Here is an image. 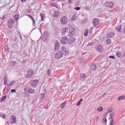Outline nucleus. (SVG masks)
Wrapping results in <instances>:
<instances>
[{"label":"nucleus","instance_id":"nucleus-1","mask_svg":"<svg viewBox=\"0 0 125 125\" xmlns=\"http://www.w3.org/2000/svg\"><path fill=\"white\" fill-rule=\"evenodd\" d=\"M24 92H26L27 93H31L33 94L36 92L35 89L32 88L31 87H26L24 89Z\"/></svg>","mask_w":125,"mask_h":125},{"label":"nucleus","instance_id":"nucleus-2","mask_svg":"<svg viewBox=\"0 0 125 125\" xmlns=\"http://www.w3.org/2000/svg\"><path fill=\"white\" fill-rule=\"evenodd\" d=\"M61 51L63 52V55L67 56L69 55V50L65 46H62L61 48Z\"/></svg>","mask_w":125,"mask_h":125},{"label":"nucleus","instance_id":"nucleus-3","mask_svg":"<svg viewBox=\"0 0 125 125\" xmlns=\"http://www.w3.org/2000/svg\"><path fill=\"white\" fill-rule=\"evenodd\" d=\"M30 84L31 87L36 88L37 86H38V84H39V80H31L30 82Z\"/></svg>","mask_w":125,"mask_h":125},{"label":"nucleus","instance_id":"nucleus-4","mask_svg":"<svg viewBox=\"0 0 125 125\" xmlns=\"http://www.w3.org/2000/svg\"><path fill=\"white\" fill-rule=\"evenodd\" d=\"M63 55H64V52H62L61 51H58L56 53L55 57L56 59H60V58L63 57Z\"/></svg>","mask_w":125,"mask_h":125},{"label":"nucleus","instance_id":"nucleus-5","mask_svg":"<svg viewBox=\"0 0 125 125\" xmlns=\"http://www.w3.org/2000/svg\"><path fill=\"white\" fill-rule=\"evenodd\" d=\"M34 71L32 70V69H28L27 71V74L25 75V78L30 79L34 75Z\"/></svg>","mask_w":125,"mask_h":125},{"label":"nucleus","instance_id":"nucleus-6","mask_svg":"<svg viewBox=\"0 0 125 125\" xmlns=\"http://www.w3.org/2000/svg\"><path fill=\"white\" fill-rule=\"evenodd\" d=\"M60 22L62 25H66L68 23V19L65 16H63L60 20Z\"/></svg>","mask_w":125,"mask_h":125},{"label":"nucleus","instance_id":"nucleus-7","mask_svg":"<svg viewBox=\"0 0 125 125\" xmlns=\"http://www.w3.org/2000/svg\"><path fill=\"white\" fill-rule=\"evenodd\" d=\"M9 29H12L14 26V21L12 19H10L8 22Z\"/></svg>","mask_w":125,"mask_h":125},{"label":"nucleus","instance_id":"nucleus-8","mask_svg":"<svg viewBox=\"0 0 125 125\" xmlns=\"http://www.w3.org/2000/svg\"><path fill=\"white\" fill-rule=\"evenodd\" d=\"M68 33H69V28L67 27L62 29V36H66V35H68Z\"/></svg>","mask_w":125,"mask_h":125},{"label":"nucleus","instance_id":"nucleus-9","mask_svg":"<svg viewBox=\"0 0 125 125\" xmlns=\"http://www.w3.org/2000/svg\"><path fill=\"white\" fill-rule=\"evenodd\" d=\"M104 5L106 7H108V8H113V7H114V3L112 2H105Z\"/></svg>","mask_w":125,"mask_h":125},{"label":"nucleus","instance_id":"nucleus-10","mask_svg":"<svg viewBox=\"0 0 125 125\" xmlns=\"http://www.w3.org/2000/svg\"><path fill=\"white\" fill-rule=\"evenodd\" d=\"M100 21L98 18L94 19L93 20V25L94 27H96L99 24Z\"/></svg>","mask_w":125,"mask_h":125},{"label":"nucleus","instance_id":"nucleus-11","mask_svg":"<svg viewBox=\"0 0 125 125\" xmlns=\"http://www.w3.org/2000/svg\"><path fill=\"white\" fill-rule=\"evenodd\" d=\"M68 38L66 37H63L61 40V42L62 44H66L68 42Z\"/></svg>","mask_w":125,"mask_h":125},{"label":"nucleus","instance_id":"nucleus-12","mask_svg":"<svg viewBox=\"0 0 125 125\" xmlns=\"http://www.w3.org/2000/svg\"><path fill=\"white\" fill-rule=\"evenodd\" d=\"M96 49L99 52L102 53L103 52V47L101 45H98L96 46Z\"/></svg>","mask_w":125,"mask_h":125},{"label":"nucleus","instance_id":"nucleus-13","mask_svg":"<svg viewBox=\"0 0 125 125\" xmlns=\"http://www.w3.org/2000/svg\"><path fill=\"white\" fill-rule=\"evenodd\" d=\"M76 42V38L75 37H73L70 38L68 41V44H72L73 42Z\"/></svg>","mask_w":125,"mask_h":125},{"label":"nucleus","instance_id":"nucleus-14","mask_svg":"<svg viewBox=\"0 0 125 125\" xmlns=\"http://www.w3.org/2000/svg\"><path fill=\"white\" fill-rule=\"evenodd\" d=\"M11 124H16V117L15 116H12L10 120Z\"/></svg>","mask_w":125,"mask_h":125},{"label":"nucleus","instance_id":"nucleus-15","mask_svg":"<svg viewBox=\"0 0 125 125\" xmlns=\"http://www.w3.org/2000/svg\"><path fill=\"white\" fill-rule=\"evenodd\" d=\"M60 16V12L58 10L55 11L54 13V17L58 18Z\"/></svg>","mask_w":125,"mask_h":125},{"label":"nucleus","instance_id":"nucleus-16","mask_svg":"<svg viewBox=\"0 0 125 125\" xmlns=\"http://www.w3.org/2000/svg\"><path fill=\"white\" fill-rule=\"evenodd\" d=\"M59 49V42H56L55 44V51H57Z\"/></svg>","mask_w":125,"mask_h":125},{"label":"nucleus","instance_id":"nucleus-17","mask_svg":"<svg viewBox=\"0 0 125 125\" xmlns=\"http://www.w3.org/2000/svg\"><path fill=\"white\" fill-rule=\"evenodd\" d=\"M97 69V66L96 64H93L91 65L90 66V69L92 70V71H95Z\"/></svg>","mask_w":125,"mask_h":125},{"label":"nucleus","instance_id":"nucleus-18","mask_svg":"<svg viewBox=\"0 0 125 125\" xmlns=\"http://www.w3.org/2000/svg\"><path fill=\"white\" fill-rule=\"evenodd\" d=\"M115 36V33L114 32H111L110 33L107 34V38H114Z\"/></svg>","mask_w":125,"mask_h":125},{"label":"nucleus","instance_id":"nucleus-19","mask_svg":"<svg viewBox=\"0 0 125 125\" xmlns=\"http://www.w3.org/2000/svg\"><path fill=\"white\" fill-rule=\"evenodd\" d=\"M80 79H81V80H82L83 81V80H85V79H86V77L85 76V74H82L81 75Z\"/></svg>","mask_w":125,"mask_h":125},{"label":"nucleus","instance_id":"nucleus-20","mask_svg":"<svg viewBox=\"0 0 125 125\" xmlns=\"http://www.w3.org/2000/svg\"><path fill=\"white\" fill-rule=\"evenodd\" d=\"M116 30L117 31V32H121L122 31V26L118 25L116 27Z\"/></svg>","mask_w":125,"mask_h":125},{"label":"nucleus","instance_id":"nucleus-21","mask_svg":"<svg viewBox=\"0 0 125 125\" xmlns=\"http://www.w3.org/2000/svg\"><path fill=\"white\" fill-rule=\"evenodd\" d=\"M118 100H119V101H121V100H125V96H121L119 97L118 99Z\"/></svg>","mask_w":125,"mask_h":125},{"label":"nucleus","instance_id":"nucleus-22","mask_svg":"<svg viewBox=\"0 0 125 125\" xmlns=\"http://www.w3.org/2000/svg\"><path fill=\"white\" fill-rule=\"evenodd\" d=\"M122 54L121 52L116 53L117 57H118V58H121Z\"/></svg>","mask_w":125,"mask_h":125},{"label":"nucleus","instance_id":"nucleus-23","mask_svg":"<svg viewBox=\"0 0 125 125\" xmlns=\"http://www.w3.org/2000/svg\"><path fill=\"white\" fill-rule=\"evenodd\" d=\"M75 35V32H72L69 31V33L68 34V37H73Z\"/></svg>","mask_w":125,"mask_h":125},{"label":"nucleus","instance_id":"nucleus-24","mask_svg":"<svg viewBox=\"0 0 125 125\" xmlns=\"http://www.w3.org/2000/svg\"><path fill=\"white\" fill-rule=\"evenodd\" d=\"M16 83V81L15 80L13 81L10 83V84L9 85L7 84V86H12L13 83Z\"/></svg>","mask_w":125,"mask_h":125},{"label":"nucleus","instance_id":"nucleus-25","mask_svg":"<svg viewBox=\"0 0 125 125\" xmlns=\"http://www.w3.org/2000/svg\"><path fill=\"white\" fill-rule=\"evenodd\" d=\"M47 74L49 77H51V71L50 69L47 70Z\"/></svg>","mask_w":125,"mask_h":125},{"label":"nucleus","instance_id":"nucleus-26","mask_svg":"<svg viewBox=\"0 0 125 125\" xmlns=\"http://www.w3.org/2000/svg\"><path fill=\"white\" fill-rule=\"evenodd\" d=\"M77 19V16L76 15H74L72 16V18L71 19V21H75Z\"/></svg>","mask_w":125,"mask_h":125},{"label":"nucleus","instance_id":"nucleus-27","mask_svg":"<svg viewBox=\"0 0 125 125\" xmlns=\"http://www.w3.org/2000/svg\"><path fill=\"white\" fill-rule=\"evenodd\" d=\"M10 66H15L16 65V61H13L10 62Z\"/></svg>","mask_w":125,"mask_h":125},{"label":"nucleus","instance_id":"nucleus-28","mask_svg":"<svg viewBox=\"0 0 125 125\" xmlns=\"http://www.w3.org/2000/svg\"><path fill=\"white\" fill-rule=\"evenodd\" d=\"M66 105V102H64V103H62L61 105H60V107L62 109L65 107V105Z\"/></svg>","mask_w":125,"mask_h":125},{"label":"nucleus","instance_id":"nucleus-29","mask_svg":"<svg viewBox=\"0 0 125 125\" xmlns=\"http://www.w3.org/2000/svg\"><path fill=\"white\" fill-rule=\"evenodd\" d=\"M4 48H5V51L6 52H9V48L8 47V46H7V45L5 46Z\"/></svg>","mask_w":125,"mask_h":125},{"label":"nucleus","instance_id":"nucleus-30","mask_svg":"<svg viewBox=\"0 0 125 125\" xmlns=\"http://www.w3.org/2000/svg\"><path fill=\"white\" fill-rule=\"evenodd\" d=\"M83 100V99H81L77 103L76 106H80V105H81V103L82 102Z\"/></svg>","mask_w":125,"mask_h":125},{"label":"nucleus","instance_id":"nucleus-31","mask_svg":"<svg viewBox=\"0 0 125 125\" xmlns=\"http://www.w3.org/2000/svg\"><path fill=\"white\" fill-rule=\"evenodd\" d=\"M106 43L107 44H111V42H112V41L111 40V39H107L106 40Z\"/></svg>","mask_w":125,"mask_h":125},{"label":"nucleus","instance_id":"nucleus-32","mask_svg":"<svg viewBox=\"0 0 125 125\" xmlns=\"http://www.w3.org/2000/svg\"><path fill=\"white\" fill-rule=\"evenodd\" d=\"M40 99L41 100H43L44 99V94H41L40 95Z\"/></svg>","mask_w":125,"mask_h":125},{"label":"nucleus","instance_id":"nucleus-33","mask_svg":"<svg viewBox=\"0 0 125 125\" xmlns=\"http://www.w3.org/2000/svg\"><path fill=\"white\" fill-rule=\"evenodd\" d=\"M111 112H113V109L112 108L110 107L107 110V113H111Z\"/></svg>","mask_w":125,"mask_h":125},{"label":"nucleus","instance_id":"nucleus-34","mask_svg":"<svg viewBox=\"0 0 125 125\" xmlns=\"http://www.w3.org/2000/svg\"><path fill=\"white\" fill-rule=\"evenodd\" d=\"M75 28L71 27V29H69V31L71 32L72 33H75Z\"/></svg>","mask_w":125,"mask_h":125},{"label":"nucleus","instance_id":"nucleus-35","mask_svg":"<svg viewBox=\"0 0 125 125\" xmlns=\"http://www.w3.org/2000/svg\"><path fill=\"white\" fill-rule=\"evenodd\" d=\"M0 117H2L3 119H5V115L3 113H0Z\"/></svg>","mask_w":125,"mask_h":125},{"label":"nucleus","instance_id":"nucleus-36","mask_svg":"<svg viewBox=\"0 0 125 125\" xmlns=\"http://www.w3.org/2000/svg\"><path fill=\"white\" fill-rule=\"evenodd\" d=\"M97 110L99 111V112H102V111L103 110V107L100 106L99 108H98Z\"/></svg>","mask_w":125,"mask_h":125},{"label":"nucleus","instance_id":"nucleus-37","mask_svg":"<svg viewBox=\"0 0 125 125\" xmlns=\"http://www.w3.org/2000/svg\"><path fill=\"white\" fill-rule=\"evenodd\" d=\"M6 99V96H3L1 99V102H3Z\"/></svg>","mask_w":125,"mask_h":125},{"label":"nucleus","instance_id":"nucleus-38","mask_svg":"<svg viewBox=\"0 0 125 125\" xmlns=\"http://www.w3.org/2000/svg\"><path fill=\"white\" fill-rule=\"evenodd\" d=\"M115 115V112H112L110 113V119L111 120H113V117Z\"/></svg>","mask_w":125,"mask_h":125},{"label":"nucleus","instance_id":"nucleus-39","mask_svg":"<svg viewBox=\"0 0 125 125\" xmlns=\"http://www.w3.org/2000/svg\"><path fill=\"white\" fill-rule=\"evenodd\" d=\"M88 35V30L85 31L84 36L85 37H87Z\"/></svg>","mask_w":125,"mask_h":125},{"label":"nucleus","instance_id":"nucleus-40","mask_svg":"<svg viewBox=\"0 0 125 125\" xmlns=\"http://www.w3.org/2000/svg\"><path fill=\"white\" fill-rule=\"evenodd\" d=\"M93 44V42H89L87 45V46H92V45Z\"/></svg>","mask_w":125,"mask_h":125},{"label":"nucleus","instance_id":"nucleus-41","mask_svg":"<svg viewBox=\"0 0 125 125\" xmlns=\"http://www.w3.org/2000/svg\"><path fill=\"white\" fill-rule=\"evenodd\" d=\"M40 17H41V18H42L41 20H42V21H43V20H44V16H43V14H40Z\"/></svg>","mask_w":125,"mask_h":125},{"label":"nucleus","instance_id":"nucleus-42","mask_svg":"<svg viewBox=\"0 0 125 125\" xmlns=\"http://www.w3.org/2000/svg\"><path fill=\"white\" fill-rule=\"evenodd\" d=\"M52 7H57V4L56 3H52L51 4Z\"/></svg>","mask_w":125,"mask_h":125},{"label":"nucleus","instance_id":"nucleus-43","mask_svg":"<svg viewBox=\"0 0 125 125\" xmlns=\"http://www.w3.org/2000/svg\"><path fill=\"white\" fill-rule=\"evenodd\" d=\"M15 18L16 19V21H17V20H18L19 19V15H16L15 16Z\"/></svg>","mask_w":125,"mask_h":125},{"label":"nucleus","instance_id":"nucleus-44","mask_svg":"<svg viewBox=\"0 0 125 125\" xmlns=\"http://www.w3.org/2000/svg\"><path fill=\"white\" fill-rule=\"evenodd\" d=\"M6 83H7V78H5L3 84L5 85Z\"/></svg>","mask_w":125,"mask_h":125},{"label":"nucleus","instance_id":"nucleus-45","mask_svg":"<svg viewBox=\"0 0 125 125\" xmlns=\"http://www.w3.org/2000/svg\"><path fill=\"white\" fill-rule=\"evenodd\" d=\"M103 122L104 123H105V124H106L107 123V119H106V117L103 118Z\"/></svg>","mask_w":125,"mask_h":125},{"label":"nucleus","instance_id":"nucleus-46","mask_svg":"<svg viewBox=\"0 0 125 125\" xmlns=\"http://www.w3.org/2000/svg\"><path fill=\"white\" fill-rule=\"evenodd\" d=\"M27 16H28V17H29V18H30V19L32 20V21L34 20L33 18V17H32V16H31L30 15H28Z\"/></svg>","mask_w":125,"mask_h":125},{"label":"nucleus","instance_id":"nucleus-47","mask_svg":"<svg viewBox=\"0 0 125 125\" xmlns=\"http://www.w3.org/2000/svg\"><path fill=\"white\" fill-rule=\"evenodd\" d=\"M0 19H2V20H4V19H5V16L3 15V16H1L0 17Z\"/></svg>","mask_w":125,"mask_h":125},{"label":"nucleus","instance_id":"nucleus-48","mask_svg":"<svg viewBox=\"0 0 125 125\" xmlns=\"http://www.w3.org/2000/svg\"><path fill=\"white\" fill-rule=\"evenodd\" d=\"M75 10L78 11V10H80V9H81V8L80 7H76L75 8Z\"/></svg>","mask_w":125,"mask_h":125},{"label":"nucleus","instance_id":"nucleus-49","mask_svg":"<svg viewBox=\"0 0 125 125\" xmlns=\"http://www.w3.org/2000/svg\"><path fill=\"white\" fill-rule=\"evenodd\" d=\"M109 58H111V59H115V56H110Z\"/></svg>","mask_w":125,"mask_h":125},{"label":"nucleus","instance_id":"nucleus-50","mask_svg":"<svg viewBox=\"0 0 125 125\" xmlns=\"http://www.w3.org/2000/svg\"><path fill=\"white\" fill-rule=\"evenodd\" d=\"M11 92H12L13 93L14 92H16V90L13 89L11 90Z\"/></svg>","mask_w":125,"mask_h":125},{"label":"nucleus","instance_id":"nucleus-51","mask_svg":"<svg viewBox=\"0 0 125 125\" xmlns=\"http://www.w3.org/2000/svg\"><path fill=\"white\" fill-rule=\"evenodd\" d=\"M36 25V23H35V20H32V26H35Z\"/></svg>","mask_w":125,"mask_h":125},{"label":"nucleus","instance_id":"nucleus-52","mask_svg":"<svg viewBox=\"0 0 125 125\" xmlns=\"http://www.w3.org/2000/svg\"><path fill=\"white\" fill-rule=\"evenodd\" d=\"M104 117H105V118H106V117H107V116H108V112L104 113Z\"/></svg>","mask_w":125,"mask_h":125},{"label":"nucleus","instance_id":"nucleus-53","mask_svg":"<svg viewBox=\"0 0 125 125\" xmlns=\"http://www.w3.org/2000/svg\"><path fill=\"white\" fill-rule=\"evenodd\" d=\"M114 122V120H111V122L110 123V125H114V122Z\"/></svg>","mask_w":125,"mask_h":125},{"label":"nucleus","instance_id":"nucleus-54","mask_svg":"<svg viewBox=\"0 0 125 125\" xmlns=\"http://www.w3.org/2000/svg\"><path fill=\"white\" fill-rule=\"evenodd\" d=\"M123 31L125 33V24L124 26V27L123 28Z\"/></svg>","mask_w":125,"mask_h":125},{"label":"nucleus","instance_id":"nucleus-55","mask_svg":"<svg viewBox=\"0 0 125 125\" xmlns=\"http://www.w3.org/2000/svg\"><path fill=\"white\" fill-rule=\"evenodd\" d=\"M9 90H10V87H7V91H9Z\"/></svg>","mask_w":125,"mask_h":125},{"label":"nucleus","instance_id":"nucleus-56","mask_svg":"<svg viewBox=\"0 0 125 125\" xmlns=\"http://www.w3.org/2000/svg\"><path fill=\"white\" fill-rule=\"evenodd\" d=\"M106 94H107L106 93H105L103 95V97H105V96H106Z\"/></svg>","mask_w":125,"mask_h":125},{"label":"nucleus","instance_id":"nucleus-57","mask_svg":"<svg viewBox=\"0 0 125 125\" xmlns=\"http://www.w3.org/2000/svg\"><path fill=\"white\" fill-rule=\"evenodd\" d=\"M27 0H21V2H25Z\"/></svg>","mask_w":125,"mask_h":125},{"label":"nucleus","instance_id":"nucleus-58","mask_svg":"<svg viewBox=\"0 0 125 125\" xmlns=\"http://www.w3.org/2000/svg\"><path fill=\"white\" fill-rule=\"evenodd\" d=\"M68 2L69 3H71V2H72V1H71V0H68Z\"/></svg>","mask_w":125,"mask_h":125},{"label":"nucleus","instance_id":"nucleus-59","mask_svg":"<svg viewBox=\"0 0 125 125\" xmlns=\"http://www.w3.org/2000/svg\"><path fill=\"white\" fill-rule=\"evenodd\" d=\"M13 45H15V46H16L17 45V43H14Z\"/></svg>","mask_w":125,"mask_h":125},{"label":"nucleus","instance_id":"nucleus-60","mask_svg":"<svg viewBox=\"0 0 125 125\" xmlns=\"http://www.w3.org/2000/svg\"><path fill=\"white\" fill-rule=\"evenodd\" d=\"M20 38H21V41H22V36H21V35H20Z\"/></svg>","mask_w":125,"mask_h":125},{"label":"nucleus","instance_id":"nucleus-61","mask_svg":"<svg viewBox=\"0 0 125 125\" xmlns=\"http://www.w3.org/2000/svg\"><path fill=\"white\" fill-rule=\"evenodd\" d=\"M98 119H99V118L98 117V116L96 118V120H98Z\"/></svg>","mask_w":125,"mask_h":125},{"label":"nucleus","instance_id":"nucleus-62","mask_svg":"<svg viewBox=\"0 0 125 125\" xmlns=\"http://www.w3.org/2000/svg\"><path fill=\"white\" fill-rule=\"evenodd\" d=\"M10 94H11V93H9L8 94V95H10Z\"/></svg>","mask_w":125,"mask_h":125},{"label":"nucleus","instance_id":"nucleus-63","mask_svg":"<svg viewBox=\"0 0 125 125\" xmlns=\"http://www.w3.org/2000/svg\"><path fill=\"white\" fill-rule=\"evenodd\" d=\"M82 62H83V60L82 59Z\"/></svg>","mask_w":125,"mask_h":125},{"label":"nucleus","instance_id":"nucleus-64","mask_svg":"<svg viewBox=\"0 0 125 125\" xmlns=\"http://www.w3.org/2000/svg\"><path fill=\"white\" fill-rule=\"evenodd\" d=\"M1 95V94L0 93V96Z\"/></svg>","mask_w":125,"mask_h":125}]
</instances>
